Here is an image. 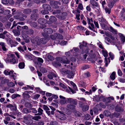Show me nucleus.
I'll return each mask as SVG.
<instances>
[{
	"label": "nucleus",
	"mask_w": 125,
	"mask_h": 125,
	"mask_svg": "<svg viewBox=\"0 0 125 125\" xmlns=\"http://www.w3.org/2000/svg\"><path fill=\"white\" fill-rule=\"evenodd\" d=\"M67 103H69L67 104L66 108L69 110H75L76 108L75 105L77 104L76 100L71 98H67Z\"/></svg>",
	"instance_id": "1"
},
{
	"label": "nucleus",
	"mask_w": 125,
	"mask_h": 125,
	"mask_svg": "<svg viewBox=\"0 0 125 125\" xmlns=\"http://www.w3.org/2000/svg\"><path fill=\"white\" fill-rule=\"evenodd\" d=\"M56 59V61L53 62V64L55 66L57 65L61 66V64L60 63L68 64L70 62V61L68 60L67 57L65 56H63L62 57H57Z\"/></svg>",
	"instance_id": "2"
},
{
	"label": "nucleus",
	"mask_w": 125,
	"mask_h": 125,
	"mask_svg": "<svg viewBox=\"0 0 125 125\" xmlns=\"http://www.w3.org/2000/svg\"><path fill=\"white\" fill-rule=\"evenodd\" d=\"M40 38L39 37H33L31 38V43L34 44H35L37 45H40Z\"/></svg>",
	"instance_id": "3"
},
{
	"label": "nucleus",
	"mask_w": 125,
	"mask_h": 125,
	"mask_svg": "<svg viewBox=\"0 0 125 125\" xmlns=\"http://www.w3.org/2000/svg\"><path fill=\"white\" fill-rule=\"evenodd\" d=\"M9 57L10 58V59H8V58H7L5 60L6 62H9L12 64H14L16 63V60L14 58L15 57V56L14 54H11L9 55Z\"/></svg>",
	"instance_id": "4"
},
{
	"label": "nucleus",
	"mask_w": 125,
	"mask_h": 125,
	"mask_svg": "<svg viewBox=\"0 0 125 125\" xmlns=\"http://www.w3.org/2000/svg\"><path fill=\"white\" fill-rule=\"evenodd\" d=\"M21 35L25 42L28 43L30 42V37L24 31H22Z\"/></svg>",
	"instance_id": "5"
},
{
	"label": "nucleus",
	"mask_w": 125,
	"mask_h": 125,
	"mask_svg": "<svg viewBox=\"0 0 125 125\" xmlns=\"http://www.w3.org/2000/svg\"><path fill=\"white\" fill-rule=\"evenodd\" d=\"M50 3L52 6L55 8L57 9L59 8V6L57 5L58 4L59 5H61V3L60 2L54 0L51 1Z\"/></svg>",
	"instance_id": "6"
},
{
	"label": "nucleus",
	"mask_w": 125,
	"mask_h": 125,
	"mask_svg": "<svg viewBox=\"0 0 125 125\" xmlns=\"http://www.w3.org/2000/svg\"><path fill=\"white\" fill-rule=\"evenodd\" d=\"M67 15V13L66 12H61L59 15L57 16V18L61 20H64L66 18V17Z\"/></svg>",
	"instance_id": "7"
},
{
	"label": "nucleus",
	"mask_w": 125,
	"mask_h": 125,
	"mask_svg": "<svg viewBox=\"0 0 125 125\" xmlns=\"http://www.w3.org/2000/svg\"><path fill=\"white\" fill-rule=\"evenodd\" d=\"M49 18V20L47 21V23L48 24H52L57 21V19L54 16H51Z\"/></svg>",
	"instance_id": "8"
},
{
	"label": "nucleus",
	"mask_w": 125,
	"mask_h": 125,
	"mask_svg": "<svg viewBox=\"0 0 125 125\" xmlns=\"http://www.w3.org/2000/svg\"><path fill=\"white\" fill-rule=\"evenodd\" d=\"M39 15L37 13H32L30 15V19L32 20L35 21L38 18Z\"/></svg>",
	"instance_id": "9"
},
{
	"label": "nucleus",
	"mask_w": 125,
	"mask_h": 125,
	"mask_svg": "<svg viewBox=\"0 0 125 125\" xmlns=\"http://www.w3.org/2000/svg\"><path fill=\"white\" fill-rule=\"evenodd\" d=\"M44 32L47 34H52L53 32V30L50 28H46L43 30Z\"/></svg>",
	"instance_id": "10"
},
{
	"label": "nucleus",
	"mask_w": 125,
	"mask_h": 125,
	"mask_svg": "<svg viewBox=\"0 0 125 125\" xmlns=\"http://www.w3.org/2000/svg\"><path fill=\"white\" fill-rule=\"evenodd\" d=\"M23 13L27 15H30L32 12V10L30 9L26 8L22 10Z\"/></svg>",
	"instance_id": "11"
},
{
	"label": "nucleus",
	"mask_w": 125,
	"mask_h": 125,
	"mask_svg": "<svg viewBox=\"0 0 125 125\" xmlns=\"http://www.w3.org/2000/svg\"><path fill=\"white\" fill-rule=\"evenodd\" d=\"M21 112L23 114H27L31 113V111L30 109H28L25 107L23 108Z\"/></svg>",
	"instance_id": "12"
},
{
	"label": "nucleus",
	"mask_w": 125,
	"mask_h": 125,
	"mask_svg": "<svg viewBox=\"0 0 125 125\" xmlns=\"http://www.w3.org/2000/svg\"><path fill=\"white\" fill-rule=\"evenodd\" d=\"M90 3L93 7H97L98 6V3L94 0H90Z\"/></svg>",
	"instance_id": "13"
},
{
	"label": "nucleus",
	"mask_w": 125,
	"mask_h": 125,
	"mask_svg": "<svg viewBox=\"0 0 125 125\" xmlns=\"http://www.w3.org/2000/svg\"><path fill=\"white\" fill-rule=\"evenodd\" d=\"M42 7L44 9L47 10H50L51 9L50 6L49 4L46 3L43 4V5Z\"/></svg>",
	"instance_id": "14"
},
{
	"label": "nucleus",
	"mask_w": 125,
	"mask_h": 125,
	"mask_svg": "<svg viewBox=\"0 0 125 125\" xmlns=\"http://www.w3.org/2000/svg\"><path fill=\"white\" fill-rule=\"evenodd\" d=\"M61 12V10L59 9H56L54 10L52 12L53 14L57 18V16H58Z\"/></svg>",
	"instance_id": "15"
},
{
	"label": "nucleus",
	"mask_w": 125,
	"mask_h": 125,
	"mask_svg": "<svg viewBox=\"0 0 125 125\" xmlns=\"http://www.w3.org/2000/svg\"><path fill=\"white\" fill-rule=\"evenodd\" d=\"M29 92L27 91H25L22 94V96L23 97L25 98H29L30 96L29 95Z\"/></svg>",
	"instance_id": "16"
},
{
	"label": "nucleus",
	"mask_w": 125,
	"mask_h": 125,
	"mask_svg": "<svg viewBox=\"0 0 125 125\" xmlns=\"http://www.w3.org/2000/svg\"><path fill=\"white\" fill-rule=\"evenodd\" d=\"M38 22L41 24H43L46 22V21L44 19L40 18L38 19Z\"/></svg>",
	"instance_id": "17"
},
{
	"label": "nucleus",
	"mask_w": 125,
	"mask_h": 125,
	"mask_svg": "<svg viewBox=\"0 0 125 125\" xmlns=\"http://www.w3.org/2000/svg\"><path fill=\"white\" fill-rule=\"evenodd\" d=\"M69 71L67 70L64 68H62L60 72L63 75H65L67 74V73L69 72L68 71Z\"/></svg>",
	"instance_id": "18"
},
{
	"label": "nucleus",
	"mask_w": 125,
	"mask_h": 125,
	"mask_svg": "<svg viewBox=\"0 0 125 125\" xmlns=\"http://www.w3.org/2000/svg\"><path fill=\"white\" fill-rule=\"evenodd\" d=\"M53 77H56L57 75L54 73H51L47 75L49 79H52L53 78Z\"/></svg>",
	"instance_id": "19"
},
{
	"label": "nucleus",
	"mask_w": 125,
	"mask_h": 125,
	"mask_svg": "<svg viewBox=\"0 0 125 125\" xmlns=\"http://www.w3.org/2000/svg\"><path fill=\"white\" fill-rule=\"evenodd\" d=\"M26 34L31 35H32L34 33L33 31L31 29H30L27 31H24Z\"/></svg>",
	"instance_id": "20"
},
{
	"label": "nucleus",
	"mask_w": 125,
	"mask_h": 125,
	"mask_svg": "<svg viewBox=\"0 0 125 125\" xmlns=\"http://www.w3.org/2000/svg\"><path fill=\"white\" fill-rule=\"evenodd\" d=\"M56 40H62L63 39V36L61 34L58 33H56Z\"/></svg>",
	"instance_id": "21"
},
{
	"label": "nucleus",
	"mask_w": 125,
	"mask_h": 125,
	"mask_svg": "<svg viewBox=\"0 0 125 125\" xmlns=\"http://www.w3.org/2000/svg\"><path fill=\"white\" fill-rule=\"evenodd\" d=\"M26 46H24L23 47L20 46L18 48V49L20 52H23L24 50L26 49Z\"/></svg>",
	"instance_id": "22"
},
{
	"label": "nucleus",
	"mask_w": 125,
	"mask_h": 125,
	"mask_svg": "<svg viewBox=\"0 0 125 125\" xmlns=\"http://www.w3.org/2000/svg\"><path fill=\"white\" fill-rule=\"evenodd\" d=\"M116 111L118 112H122L123 111V109L119 105H117L115 108Z\"/></svg>",
	"instance_id": "23"
},
{
	"label": "nucleus",
	"mask_w": 125,
	"mask_h": 125,
	"mask_svg": "<svg viewBox=\"0 0 125 125\" xmlns=\"http://www.w3.org/2000/svg\"><path fill=\"white\" fill-rule=\"evenodd\" d=\"M69 72H68L67 74H68L67 76L68 78H73L74 76V74L73 72L71 71H68Z\"/></svg>",
	"instance_id": "24"
},
{
	"label": "nucleus",
	"mask_w": 125,
	"mask_h": 125,
	"mask_svg": "<svg viewBox=\"0 0 125 125\" xmlns=\"http://www.w3.org/2000/svg\"><path fill=\"white\" fill-rule=\"evenodd\" d=\"M38 111L39 113L36 114L35 115H41L43 114V110L40 108H39L38 110Z\"/></svg>",
	"instance_id": "25"
},
{
	"label": "nucleus",
	"mask_w": 125,
	"mask_h": 125,
	"mask_svg": "<svg viewBox=\"0 0 125 125\" xmlns=\"http://www.w3.org/2000/svg\"><path fill=\"white\" fill-rule=\"evenodd\" d=\"M40 71L43 73H46L47 72V70L44 67H40L39 68Z\"/></svg>",
	"instance_id": "26"
},
{
	"label": "nucleus",
	"mask_w": 125,
	"mask_h": 125,
	"mask_svg": "<svg viewBox=\"0 0 125 125\" xmlns=\"http://www.w3.org/2000/svg\"><path fill=\"white\" fill-rule=\"evenodd\" d=\"M65 114L60 115L58 116V118L61 120H64L66 119V117Z\"/></svg>",
	"instance_id": "27"
},
{
	"label": "nucleus",
	"mask_w": 125,
	"mask_h": 125,
	"mask_svg": "<svg viewBox=\"0 0 125 125\" xmlns=\"http://www.w3.org/2000/svg\"><path fill=\"white\" fill-rule=\"evenodd\" d=\"M24 105L27 108H31L32 107V105L31 103L27 102L25 103Z\"/></svg>",
	"instance_id": "28"
},
{
	"label": "nucleus",
	"mask_w": 125,
	"mask_h": 125,
	"mask_svg": "<svg viewBox=\"0 0 125 125\" xmlns=\"http://www.w3.org/2000/svg\"><path fill=\"white\" fill-rule=\"evenodd\" d=\"M13 72L12 71H10L9 70H6L4 72L5 74L7 75H10L11 74H12Z\"/></svg>",
	"instance_id": "29"
},
{
	"label": "nucleus",
	"mask_w": 125,
	"mask_h": 125,
	"mask_svg": "<svg viewBox=\"0 0 125 125\" xmlns=\"http://www.w3.org/2000/svg\"><path fill=\"white\" fill-rule=\"evenodd\" d=\"M103 114L106 116H108L111 115L110 111L108 110H105L103 112Z\"/></svg>",
	"instance_id": "30"
},
{
	"label": "nucleus",
	"mask_w": 125,
	"mask_h": 125,
	"mask_svg": "<svg viewBox=\"0 0 125 125\" xmlns=\"http://www.w3.org/2000/svg\"><path fill=\"white\" fill-rule=\"evenodd\" d=\"M40 44L42 43L43 44H45L46 43L47 41L45 38H41L40 39Z\"/></svg>",
	"instance_id": "31"
},
{
	"label": "nucleus",
	"mask_w": 125,
	"mask_h": 125,
	"mask_svg": "<svg viewBox=\"0 0 125 125\" xmlns=\"http://www.w3.org/2000/svg\"><path fill=\"white\" fill-rule=\"evenodd\" d=\"M0 45L1 46L2 49L3 51H6L7 50V49L5 47V45L4 43L0 42Z\"/></svg>",
	"instance_id": "32"
},
{
	"label": "nucleus",
	"mask_w": 125,
	"mask_h": 125,
	"mask_svg": "<svg viewBox=\"0 0 125 125\" xmlns=\"http://www.w3.org/2000/svg\"><path fill=\"white\" fill-rule=\"evenodd\" d=\"M89 106L88 105H84L82 108V110L83 112H85L88 110Z\"/></svg>",
	"instance_id": "33"
},
{
	"label": "nucleus",
	"mask_w": 125,
	"mask_h": 125,
	"mask_svg": "<svg viewBox=\"0 0 125 125\" xmlns=\"http://www.w3.org/2000/svg\"><path fill=\"white\" fill-rule=\"evenodd\" d=\"M12 31L15 35H20V32L19 30L16 29L13 30Z\"/></svg>",
	"instance_id": "34"
},
{
	"label": "nucleus",
	"mask_w": 125,
	"mask_h": 125,
	"mask_svg": "<svg viewBox=\"0 0 125 125\" xmlns=\"http://www.w3.org/2000/svg\"><path fill=\"white\" fill-rule=\"evenodd\" d=\"M41 116H33L32 117V119L36 121H38L39 120L41 119Z\"/></svg>",
	"instance_id": "35"
},
{
	"label": "nucleus",
	"mask_w": 125,
	"mask_h": 125,
	"mask_svg": "<svg viewBox=\"0 0 125 125\" xmlns=\"http://www.w3.org/2000/svg\"><path fill=\"white\" fill-rule=\"evenodd\" d=\"M30 24L31 27L35 28H36L38 26L37 23L35 22H31Z\"/></svg>",
	"instance_id": "36"
},
{
	"label": "nucleus",
	"mask_w": 125,
	"mask_h": 125,
	"mask_svg": "<svg viewBox=\"0 0 125 125\" xmlns=\"http://www.w3.org/2000/svg\"><path fill=\"white\" fill-rule=\"evenodd\" d=\"M18 66L20 69H23L25 66L24 63L23 62H21L19 63Z\"/></svg>",
	"instance_id": "37"
},
{
	"label": "nucleus",
	"mask_w": 125,
	"mask_h": 125,
	"mask_svg": "<svg viewBox=\"0 0 125 125\" xmlns=\"http://www.w3.org/2000/svg\"><path fill=\"white\" fill-rule=\"evenodd\" d=\"M60 103L61 104H63L67 103V98L66 99H61L60 101Z\"/></svg>",
	"instance_id": "38"
},
{
	"label": "nucleus",
	"mask_w": 125,
	"mask_h": 125,
	"mask_svg": "<svg viewBox=\"0 0 125 125\" xmlns=\"http://www.w3.org/2000/svg\"><path fill=\"white\" fill-rule=\"evenodd\" d=\"M37 60L38 62H36V63L38 64H39L40 65H42V64L40 63L39 62L41 63H43V60L42 58L39 57L38 58Z\"/></svg>",
	"instance_id": "39"
},
{
	"label": "nucleus",
	"mask_w": 125,
	"mask_h": 125,
	"mask_svg": "<svg viewBox=\"0 0 125 125\" xmlns=\"http://www.w3.org/2000/svg\"><path fill=\"white\" fill-rule=\"evenodd\" d=\"M114 2L113 1H111L108 3V6L109 7H110V8H112L114 5Z\"/></svg>",
	"instance_id": "40"
},
{
	"label": "nucleus",
	"mask_w": 125,
	"mask_h": 125,
	"mask_svg": "<svg viewBox=\"0 0 125 125\" xmlns=\"http://www.w3.org/2000/svg\"><path fill=\"white\" fill-rule=\"evenodd\" d=\"M115 73L114 72H113L110 76V78L113 80H114L115 78Z\"/></svg>",
	"instance_id": "41"
},
{
	"label": "nucleus",
	"mask_w": 125,
	"mask_h": 125,
	"mask_svg": "<svg viewBox=\"0 0 125 125\" xmlns=\"http://www.w3.org/2000/svg\"><path fill=\"white\" fill-rule=\"evenodd\" d=\"M74 115L76 116L79 117L81 116L82 115V114L79 111H77L75 113Z\"/></svg>",
	"instance_id": "42"
},
{
	"label": "nucleus",
	"mask_w": 125,
	"mask_h": 125,
	"mask_svg": "<svg viewBox=\"0 0 125 125\" xmlns=\"http://www.w3.org/2000/svg\"><path fill=\"white\" fill-rule=\"evenodd\" d=\"M56 33H54L53 34H51L50 35V37L51 39L54 40H56Z\"/></svg>",
	"instance_id": "43"
},
{
	"label": "nucleus",
	"mask_w": 125,
	"mask_h": 125,
	"mask_svg": "<svg viewBox=\"0 0 125 125\" xmlns=\"http://www.w3.org/2000/svg\"><path fill=\"white\" fill-rule=\"evenodd\" d=\"M120 35L121 39V41L123 43H124L125 42V37L123 34H120Z\"/></svg>",
	"instance_id": "44"
},
{
	"label": "nucleus",
	"mask_w": 125,
	"mask_h": 125,
	"mask_svg": "<svg viewBox=\"0 0 125 125\" xmlns=\"http://www.w3.org/2000/svg\"><path fill=\"white\" fill-rule=\"evenodd\" d=\"M41 12L43 14H47L49 13L47 10L44 9L41 10Z\"/></svg>",
	"instance_id": "45"
},
{
	"label": "nucleus",
	"mask_w": 125,
	"mask_h": 125,
	"mask_svg": "<svg viewBox=\"0 0 125 125\" xmlns=\"http://www.w3.org/2000/svg\"><path fill=\"white\" fill-rule=\"evenodd\" d=\"M20 95L19 94H14L11 95V97L12 99H14L18 97H20Z\"/></svg>",
	"instance_id": "46"
},
{
	"label": "nucleus",
	"mask_w": 125,
	"mask_h": 125,
	"mask_svg": "<svg viewBox=\"0 0 125 125\" xmlns=\"http://www.w3.org/2000/svg\"><path fill=\"white\" fill-rule=\"evenodd\" d=\"M47 55L48 59H49L50 61H52L54 59V58L51 55L48 54Z\"/></svg>",
	"instance_id": "47"
},
{
	"label": "nucleus",
	"mask_w": 125,
	"mask_h": 125,
	"mask_svg": "<svg viewBox=\"0 0 125 125\" xmlns=\"http://www.w3.org/2000/svg\"><path fill=\"white\" fill-rule=\"evenodd\" d=\"M11 24V23L10 22H8L5 25V26L6 28H9Z\"/></svg>",
	"instance_id": "48"
},
{
	"label": "nucleus",
	"mask_w": 125,
	"mask_h": 125,
	"mask_svg": "<svg viewBox=\"0 0 125 125\" xmlns=\"http://www.w3.org/2000/svg\"><path fill=\"white\" fill-rule=\"evenodd\" d=\"M58 124V122L55 121H52L50 123V124L48 125H56Z\"/></svg>",
	"instance_id": "49"
},
{
	"label": "nucleus",
	"mask_w": 125,
	"mask_h": 125,
	"mask_svg": "<svg viewBox=\"0 0 125 125\" xmlns=\"http://www.w3.org/2000/svg\"><path fill=\"white\" fill-rule=\"evenodd\" d=\"M105 10L106 13H108V14H109L110 13L111 8L106 7L105 9Z\"/></svg>",
	"instance_id": "50"
},
{
	"label": "nucleus",
	"mask_w": 125,
	"mask_h": 125,
	"mask_svg": "<svg viewBox=\"0 0 125 125\" xmlns=\"http://www.w3.org/2000/svg\"><path fill=\"white\" fill-rule=\"evenodd\" d=\"M79 47L80 49L82 50L83 51H85L86 52H87V51H85V50L84 49V47H85L84 46H83V45L81 44L79 45Z\"/></svg>",
	"instance_id": "51"
},
{
	"label": "nucleus",
	"mask_w": 125,
	"mask_h": 125,
	"mask_svg": "<svg viewBox=\"0 0 125 125\" xmlns=\"http://www.w3.org/2000/svg\"><path fill=\"white\" fill-rule=\"evenodd\" d=\"M110 31L111 32L114 33H115L116 32V31L111 26L110 27Z\"/></svg>",
	"instance_id": "52"
},
{
	"label": "nucleus",
	"mask_w": 125,
	"mask_h": 125,
	"mask_svg": "<svg viewBox=\"0 0 125 125\" xmlns=\"http://www.w3.org/2000/svg\"><path fill=\"white\" fill-rule=\"evenodd\" d=\"M7 85L8 86L12 87L15 86V84L13 82H11L7 84Z\"/></svg>",
	"instance_id": "53"
},
{
	"label": "nucleus",
	"mask_w": 125,
	"mask_h": 125,
	"mask_svg": "<svg viewBox=\"0 0 125 125\" xmlns=\"http://www.w3.org/2000/svg\"><path fill=\"white\" fill-rule=\"evenodd\" d=\"M120 115V113H114L113 115V116L116 118L118 117Z\"/></svg>",
	"instance_id": "54"
},
{
	"label": "nucleus",
	"mask_w": 125,
	"mask_h": 125,
	"mask_svg": "<svg viewBox=\"0 0 125 125\" xmlns=\"http://www.w3.org/2000/svg\"><path fill=\"white\" fill-rule=\"evenodd\" d=\"M50 107L51 110H52L51 111V114L52 115H53L54 113V111L55 110V108L52 106H50Z\"/></svg>",
	"instance_id": "55"
},
{
	"label": "nucleus",
	"mask_w": 125,
	"mask_h": 125,
	"mask_svg": "<svg viewBox=\"0 0 125 125\" xmlns=\"http://www.w3.org/2000/svg\"><path fill=\"white\" fill-rule=\"evenodd\" d=\"M9 82V80L8 79H5L3 80L2 81V83L3 84H5L8 83Z\"/></svg>",
	"instance_id": "56"
},
{
	"label": "nucleus",
	"mask_w": 125,
	"mask_h": 125,
	"mask_svg": "<svg viewBox=\"0 0 125 125\" xmlns=\"http://www.w3.org/2000/svg\"><path fill=\"white\" fill-rule=\"evenodd\" d=\"M109 55L110 56L111 60H113L114 58V54L111 52H110L109 53Z\"/></svg>",
	"instance_id": "57"
},
{
	"label": "nucleus",
	"mask_w": 125,
	"mask_h": 125,
	"mask_svg": "<svg viewBox=\"0 0 125 125\" xmlns=\"http://www.w3.org/2000/svg\"><path fill=\"white\" fill-rule=\"evenodd\" d=\"M103 54L104 56L105 57H106L108 56L107 52L103 50Z\"/></svg>",
	"instance_id": "58"
},
{
	"label": "nucleus",
	"mask_w": 125,
	"mask_h": 125,
	"mask_svg": "<svg viewBox=\"0 0 125 125\" xmlns=\"http://www.w3.org/2000/svg\"><path fill=\"white\" fill-rule=\"evenodd\" d=\"M59 85L60 86L62 87L63 88H67V86L61 83H60Z\"/></svg>",
	"instance_id": "59"
},
{
	"label": "nucleus",
	"mask_w": 125,
	"mask_h": 125,
	"mask_svg": "<svg viewBox=\"0 0 125 125\" xmlns=\"http://www.w3.org/2000/svg\"><path fill=\"white\" fill-rule=\"evenodd\" d=\"M30 109H31V110H32L31 112L33 113H36L37 112V111L34 108H32Z\"/></svg>",
	"instance_id": "60"
},
{
	"label": "nucleus",
	"mask_w": 125,
	"mask_h": 125,
	"mask_svg": "<svg viewBox=\"0 0 125 125\" xmlns=\"http://www.w3.org/2000/svg\"><path fill=\"white\" fill-rule=\"evenodd\" d=\"M11 110H12L16 111L17 109V107L16 105H13L12 107L10 108Z\"/></svg>",
	"instance_id": "61"
},
{
	"label": "nucleus",
	"mask_w": 125,
	"mask_h": 125,
	"mask_svg": "<svg viewBox=\"0 0 125 125\" xmlns=\"http://www.w3.org/2000/svg\"><path fill=\"white\" fill-rule=\"evenodd\" d=\"M6 18L5 17H3L2 19L1 20V21L3 23H4L7 21Z\"/></svg>",
	"instance_id": "62"
},
{
	"label": "nucleus",
	"mask_w": 125,
	"mask_h": 125,
	"mask_svg": "<svg viewBox=\"0 0 125 125\" xmlns=\"http://www.w3.org/2000/svg\"><path fill=\"white\" fill-rule=\"evenodd\" d=\"M8 3L10 4L13 5L14 3V1L13 0H8Z\"/></svg>",
	"instance_id": "63"
},
{
	"label": "nucleus",
	"mask_w": 125,
	"mask_h": 125,
	"mask_svg": "<svg viewBox=\"0 0 125 125\" xmlns=\"http://www.w3.org/2000/svg\"><path fill=\"white\" fill-rule=\"evenodd\" d=\"M1 2L2 3L4 4H8V0H2Z\"/></svg>",
	"instance_id": "64"
}]
</instances>
